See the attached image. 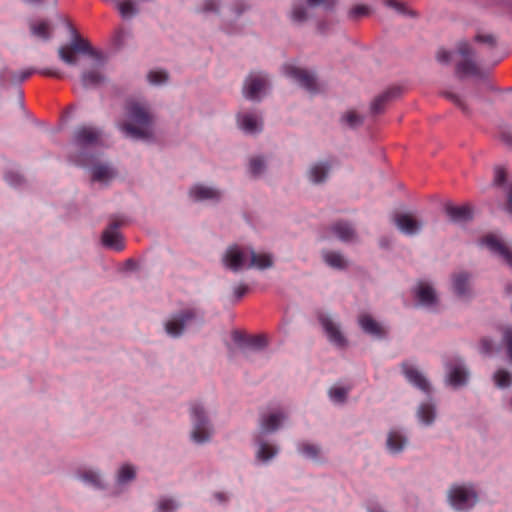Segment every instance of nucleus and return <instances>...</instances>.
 Listing matches in <instances>:
<instances>
[{
  "label": "nucleus",
  "instance_id": "nucleus-45",
  "mask_svg": "<svg viewBox=\"0 0 512 512\" xmlns=\"http://www.w3.org/2000/svg\"><path fill=\"white\" fill-rule=\"evenodd\" d=\"M343 120L348 126L354 128L362 124L363 119L355 111H348L344 116Z\"/></svg>",
  "mask_w": 512,
  "mask_h": 512
},
{
  "label": "nucleus",
  "instance_id": "nucleus-32",
  "mask_svg": "<svg viewBox=\"0 0 512 512\" xmlns=\"http://www.w3.org/2000/svg\"><path fill=\"white\" fill-rule=\"evenodd\" d=\"M284 418L285 415L283 413H271L263 416L261 419V427L266 432H273L278 429Z\"/></svg>",
  "mask_w": 512,
  "mask_h": 512
},
{
  "label": "nucleus",
  "instance_id": "nucleus-61",
  "mask_svg": "<svg viewBox=\"0 0 512 512\" xmlns=\"http://www.w3.org/2000/svg\"><path fill=\"white\" fill-rule=\"evenodd\" d=\"M247 290H248V287L244 284H241V285H238L237 287H235L234 294H235L236 299L237 300L241 299L245 295Z\"/></svg>",
  "mask_w": 512,
  "mask_h": 512
},
{
  "label": "nucleus",
  "instance_id": "nucleus-40",
  "mask_svg": "<svg viewBox=\"0 0 512 512\" xmlns=\"http://www.w3.org/2000/svg\"><path fill=\"white\" fill-rule=\"evenodd\" d=\"M118 482L123 484L135 478V469L131 465H123L118 472Z\"/></svg>",
  "mask_w": 512,
  "mask_h": 512
},
{
  "label": "nucleus",
  "instance_id": "nucleus-55",
  "mask_svg": "<svg viewBox=\"0 0 512 512\" xmlns=\"http://www.w3.org/2000/svg\"><path fill=\"white\" fill-rule=\"evenodd\" d=\"M310 6L324 5L326 9H333L335 0H307Z\"/></svg>",
  "mask_w": 512,
  "mask_h": 512
},
{
  "label": "nucleus",
  "instance_id": "nucleus-22",
  "mask_svg": "<svg viewBox=\"0 0 512 512\" xmlns=\"http://www.w3.org/2000/svg\"><path fill=\"white\" fill-rule=\"evenodd\" d=\"M35 72H36V70L31 69V68L21 71L19 73L14 72L9 69H4L0 73V84L1 85H6L8 83L19 84V83L25 81L26 79H28Z\"/></svg>",
  "mask_w": 512,
  "mask_h": 512
},
{
  "label": "nucleus",
  "instance_id": "nucleus-9",
  "mask_svg": "<svg viewBox=\"0 0 512 512\" xmlns=\"http://www.w3.org/2000/svg\"><path fill=\"white\" fill-rule=\"evenodd\" d=\"M458 53L463 57L456 66V72L463 75L479 76L480 69L477 63L474 61V52L468 42H460L458 44Z\"/></svg>",
  "mask_w": 512,
  "mask_h": 512
},
{
  "label": "nucleus",
  "instance_id": "nucleus-16",
  "mask_svg": "<svg viewBox=\"0 0 512 512\" xmlns=\"http://www.w3.org/2000/svg\"><path fill=\"white\" fill-rule=\"evenodd\" d=\"M482 244L486 245L491 251L503 257L505 262L512 268V251L502 243L496 236L488 235L482 239Z\"/></svg>",
  "mask_w": 512,
  "mask_h": 512
},
{
  "label": "nucleus",
  "instance_id": "nucleus-18",
  "mask_svg": "<svg viewBox=\"0 0 512 512\" xmlns=\"http://www.w3.org/2000/svg\"><path fill=\"white\" fill-rule=\"evenodd\" d=\"M331 233L342 242H352L356 239L355 229L345 221H337L330 227Z\"/></svg>",
  "mask_w": 512,
  "mask_h": 512
},
{
  "label": "nucleus",
  "instance_id": "nucleus-41",
  "mask_svg": "<svg viewBox=\"0 0 512 512\" xmlns=\"http://www.w3.org/2000/svg\"><path fill=\"white\" fill-rule=\"evenodd\" d=\"M277 453V449L267 443H261L260 448L258 450V458L267 461L273 458Z\"/></svg>",
  "mask_w": 512,
  "mask_h": 512
},
{
  "label": "nucleus",
  "instance_id": "nucleus-43",
  "mask_svg": "<svg viewBox=\"0 0 512 512\" xmlns=\"http://www.w3.org/2000/svg\"><path fill=\"white\" fill-rule=\"evenodd\" d=\"M265 168V163L263 158L261 157H254L250 160L249 170L252 175L258 176L260 175Z\"/></svg>",
  "mask_w": 512,
  "mask_h": 512
},
{
  "label": "nucleus",
  "instance_id": "nucleus-13",
  "mask_svg": "<svg viewBox=\"0 0 512 512\" xmlns=\"http://www.w3.org/2000/svg\"><path fill=\"white\" fill-rule=\"evenodd\" d=\"M393 221L396 227L408 236L418 234L422 228V223L409 213L395 214Z\"/></svg>",
  "mask_w": 512,
  "mask_h": 512
},
{
  "label": "nucleus",
  "instance_id": "nucleus-24",
  "mask_svg": "<svg viewBox=\"0 0 512 512\" xmlns=\"http://www.w3.org/2000/svg\"><path fill=\"white\" fill-rule=\"evenodd\" d=\"M238 122L242 130L246 133L254 134L262 129V122L258 117L251 113H245L238 116Z\"/></svg>",
  "mask_w": 512,
  "mask_h": 512
},
{
  "label": "nucleus",
  "instance_id": "nucleus-12",
  "mask_svg": "<svg viewBox=\"0 0 512 512\" xmlns=\"http://www.w3.org/2000/svg\"><path fill=\"white\" fill-rule=\"evenodd\" d=\"M267 76L263 73H251L245 80L243 94L247 99H258L259 93L267 85Z\"/></svg>",
  "mask_w": 512,
  "mask_h": 512
},
{
  "label": "nucleus",
  "instance_id": "nucleus-37",
  "mask_svg": "<svg viewBox=\"0 0 512 512\" xmlns=\"http://www.w3.org/2000/svg\"><path fill=\"white\" fill-rule=\"evenodd\" d=\"M291 20L294 23L301 24L308 18L307 8L304 4H294L290 14Z\"/></svg>",
  "mask_w": 512,
  "mask_h": 512
},
{
  "label": "nucleus",
  "instance_id": "nucleus-39",
  "mask_svg": "<svg viewBox=\"0 0 512 512\" xmlns=\"http://www.w3.org/2000/svg\"><path fill=\"white\" fill-rule=\"evenodd\" d=\"M298 451L311 459H317L320 454V448L317 445L308 442L300 443L298 445Z\"/></svg>",
  "mask_w": 512,
  "mask_h": 512
},
{
  "label": "nucleus",
  "instance_id": "nucleus-26",
  "mask_svg": "<svg viewBox=\"0 0 512 512\" xmlns=\"http://www.w3.org/2000/svg\"><path fill=\"white\" fill-rule=\"evenodd\" d=\"M453 290L458 296H467L470 291V275L466 272L454 274Z\"/></svg>",
  "mask_w": 512,
  "mask_h": 512
},
{
  "label": "nucleus",
  "instance_id": "nucleus-57",
  "mask_svg": "<svg viewBox=\"0 0 512 512\" xmlns=\"http://www.w3.org/2000/svg\"><path fill=\"white\" fill-rule=\"evenodd\" d=\"M476 41L486 43L491 47H494L496 45V40L493 35H477L475 37Z\"/></svg>",
  "mask_w": 512,
  "mask_h": 512
},
{
  "label": "nucleus",
  "instance_id": "nucleus-31",
  "mask_svg": "<svg viewBox=\"0 0 512 512\" xmlns=\"http://www.w3.org/2000/svg\"><path fill=\"white\" fill-rule=\"evenodd\" d=\"M359 325L363 329L364 332L375 335V336H381L382 335V328L381 326L370 316L367 314L361 315L359 317Z\"/></svg>",
  "mask_w": 512,
  "mask_h": 512
},
{
  "label": "nucleus",
  "instance_id": "nucleus-34",
  "mask_svg": "<svg viewBox=\"0 0 512 512\" xmlns=\"http://www.w3.org/2000/svg\"><path fill=\"white\" fill-rule=\"evenodd\" d=\"M79 478L94 488H103L101 476L94 470L87 469L79 472Z\"/></svg>",
  "mask_w": 512,
  "mask_h": 512
},
{
  "label": "nucleus",
  "instance_id": "nucleus-14",
  "mask_svg": "<svg viewBox=\"0 0 512 512\" xmlns=\"http://www.w3.org/2000/svg\"><path fill=\"white\" fill-rule=\"evenodd\" d=\"M402 371L408 380L413 386L421 390L426 394H430L431 386L427 378L413 365L408 362L402 363Z\"/></svg>",
  "mask_w": 512,
  "mask_h": 512
},
{
  "label": "nucleus",
  "instance_id": "nucleus-4",
  "mask_svg": "<svg viewBox=\"0 0 512 512\" xmlns=\"http://www.w3.org/2000/svg\"><path fill=\"white\" fill-rule=\"evenodd\" d=\"M449 502L459 511L472 508L478 500L477 494L471 486H453L448 494Z\"/></svg>",
  "mask_w": 512,
  "mask_h": 512
},
{
  "label": "nucleus",
  "instance_id": "nucleus-25",
  "mask_svg": "<svg viewBox=\"0 0 512 512\" xmlns=\"http://www.w3.org/2000/svg\"><path fill=\"white\" fill-rule=\"evenodd\" d=\"M330 168L331 167L328 162H318L313 164L308 171L309 179L315 184L324 182L328 176Z\"/></svg>",
  "mask_w": 512,
  "mask_h": 512
},
{
  "label": "nucleus",
  "instance_id": "nucleus-36",
  "mask_svg": "<svg viewBox=\"0 0 512 512\" xmlns=\"http://www.w3.org/2000/svg\"><path fill=\"white\" fill-rule=\"evenodd\" d=\"M495 385L499 388L509 387L512 383L511 374L505 369L497 370L493 375Z\"/></svg>",
  "mask_w": 512,
  "mask_h": 512
},
{
  "label": "nucleus",
  "instance_id": "nucleus-42",
  "mask_svg": "<svg viewBox=\"0 0 512 512\" xmlns=\"http://www.w3.org/2000/svg\"><path fill=\"white\" fill-rule=\"evenodd\" d=\"M148 81L151 84L159 85L165 83L168 79V74L163 70L150 71L147 75Z\"/></svg>",
  "mask_w": 512,
  "mask_h": 512
},
{
  "label": "nucleus",
  "instance_id": "nucleus-47",
  "mask_svg": "<svg viewBox=\"0 0 512 512\" xmlns=\"http://www.w3.org/2000/svg\"><path fill=\"white\" fill-rule=\"evenodd\" d=\"M503 343L506 346L507 354L512 362V327H506L503 330Z\"/></svg>",
  "mask_w": 512,
  "mask_h": 512
},
{
  "label": "nucleus",
  "instance_id": "nucleus-58",
  "mask_svg": "<svg viewBox=\"0 0 512 512\" xmlns=\"http://www.w3.org/2000/svg\"><path fill=\"white\" fill-rule=\"evenodd\" d=\"M387 5L393 9L397 10L399 13L405 14L407 12L405 5L396 0H388Z\"/></svg>",
  "mask_w": 512,
  "mask_h": 512
},
{
  "label": "nucleus",
  "instance_id": "nucleus-50",
  "mask_svg": "<svg viewBox=\"0 0 512 512\" xmlns=\"http://www.w3.org/2000/svg\"><path fill=\"white\" fill-rule=\"evenodd\" d=\"M247 343L250 347L260 350L266 346L267 341L264 336L257 335V336L250 337Z\"/></svg>",
  "mask_w": 512,
  "mask_h": 512
},
{
  "label": "nucleus",
  "instance_id": "nucleus-10",
  "mask_svg": "<svg viewBox=\"0 0 512 512\" xmlns=\"http://www.w3.org/2000/svg\"><path fill=\"white\" fill-rule=\"evenodd\" d=\"M94 58V64L91 69L83 71L81 75V82L85 88L89 87H97L100 84L104 83L106 78L103 73L104 60L103 58L96 52Z\"/></svg>",
  "mask_w": 512,
  "mask_h": 512
},
{
  "label": "nucleus",
  "instance_id": "nucleus-11",
  "mask_svg": "<svg viewBox=\"0 0 512 512\" xmlns=\"http://www.w3.org/2000/svg\"><path fill=\"white\" fill-rule=\"evenodd\" d=\"M318 319L331 343L338 347H345L347 340L342 334L339 325L333 319L324 313L318 315Z\"/></svg>",
  "mask_w": 512,
  "mask_h": 512
},
{
  "label": "nucleus",
  "instance_id": "nucleus-62",
  "mask_svg": "<svg viewBox=\"0 0 512 512\" xmlns=\"http://www.w3.org/2000/svg\"><path fill=\"white\" fill-rule=\"evenodd\" d=\"M330 29V25L329 23L325 22V21H320L318 24H317V31L320 33V34H325L329 31Z\"/></svg>",
  "mask_w": 512,
  "mask_h": 512
},
{
  "label": "nucleus",
  "instance_id": "nucleus-23",
  "mask_svg": "<svg viewBox=\"0 0 512 512\" xmlns=\"http://www.w3.org/2000/svg\"><path fill=\"white\" fill-rule=\"evenodd\" d=\"M29 28L33 36L43 41H48L52 36L53 28L46 20L30 21Z\"/></svg>",
  "mask_w": 512,
  "mask_h": 512
},
{
  "label": "nucleus",
  "instance_id": "nucleus-49",
  "mask_svg": "<svg viewBox=\"0 0 512 512\" xmlns=\"http://www.w3.org/2000/svg\"><path fill=\"white\" fill-rule=\"evenodd\" d=\"M118 8L123 17H129L135 12L133 2L130 0L119 3Z\"/></svg>",
  "mask_w": 512,
  "mask_h": 512
},
{
  "label": "nucleus",
  "instance_id": "nucleus-20",
  "mask_svg": "<svg viewBox=\"0 0 512 512\" xmlns=\"http://www.w3.org/2000/svg\"><path fill=\"white\" fill-rule=\"evenodd\" d=\"M400 94V89L397 87L390 88L378 95L371 103V112L373 114H380L384 111L386 105Z\"/></svg>",
  "mask_w": 512,
  "mask_h": 512
},
{
  "label": "nucleus",
  "instance_id": "nucleus-17",
  "mask_svg": "<svg viewBox=\"0 0 512 512\" xmlns=\"http://www.w3.org/2000/svg\"><path fill=\"white\" fill-rule=\"evenodd\" d=\"M445 212L454 223H465L472 219V209L468 205L447 204Z\"/></svg>",
  "mask_w": 512,
  "mask_h": 512
},
{
  "label": "nucleus",
  "instance_id": "nucleus-7",
  "mask_svg": "<svg viewBox=\"0 0 512 512\" xmlns=\"http://www.w3.org/2000/svg\"><path fill=\"white\" fill-rule=\"evenodd\" d=\"M198 317L195 309H185L170 317L165 324L166 332L172 337H179L185 327Z\"/></svg>",
  "mask_w": 512,
  "mask_h": 512
},
{
  "label": "nucleus",
  "instance_id": "nucleus-60",
  "mask_svg": "<svg viewBox=\"0 0 512 512\" xmlns=\"http://www.w3.org/2000/svg\"><path fill=\"white\" fill-rule=\"evenodd\" d=\"M218 4L216 0H205L203 5L204 12H215L217 11Z\"/></svg>",
  "mask_w": 512,
  "mask_h": 512
},
{
  "label": "nucleus",
  "instance_id": "nucleus-52",
  "mask_svg": "<svg viewBox=\"0 0 512 512\" xmlns=\"http://www.w3.org/2000/svg\"><path fill=\"white\" fill-rule=\"evenodd\" d=\"M73 161L78 165L87 166V165L93 164L94 157L92 155H87V154L81 152V153L73 156Z\"/></svg>",
  "mask_w": 512,
  "mask_h": 512
},
{
  "label": "nucleus",
  "instance_id": "nucleus-33",
  "mask_svg": "<svg viewBox=\"0 0 512 512\" xmlns=\"http://www.w3.org/2000/svg\"><path fill=\"white\" fill-rule=\"evenodd\" d=\"M417 415L425 425H431L436 417L435 406L431 403H423L419 406Z\"/></svg>",
  "mask_w": 512,
  "mask_h": 512
},
{
  "label": "nucleus",
  "instance_id": "nucleus-21",
  "mask_svg": "<svg viewBox=\"0 0 512 512\" xmlns=\"http://www.w3.org/2000/svg\"><path fill=\"white\" fill-rule=\"evenodd\" d=\"M416 298L421 305L431 307L437 302L436 294L431 285L420 282L416 288Z\"/></svg>",
  "mask_w": 512,
  "mask_h": 512
},
{
  "label": "nucleus",
  "instance_id": "nucleus-54",
  "mask_svg": "<svg viewBox=\"0 0 512 512\" xmlns=\"http://www.w3.org/2000/svg\"><path fill=\"white\" fill-rule=\"evenodd\" d=\"M506 181V172L503 168L497 167L495 169L494 183L496 185H502Z\"/></svg>",
  "mask_w": 512,
  "mask_h": 512
},
{
  "label": "nucleus",
  "instance_id": "nucleus-44",
  "mask_svg": "<svg viewBox=\"0 0 512 512\" xmlns=\"http://www.w3.org/2000/svg\"><path fill=\"white\" fill-rule=\"evenodd\" d=\"M444 97L459 107L464 113H468V107L461 97L453 92H444Z\"/></svg>",
  "mask_w": 512,
  "mask_h": 512
},
{
  "label": "nucleus",
  "instance_id": "nucleus-30",
  "mask_svg": "<svg viewBox=\"0 0 512 512\" xmlns=\"http://www.w3.org/2000/svg\"><path fill=\"white\" fill-rule=\"evenodd\" d=\"M407 439L398 431H391L387 438V447L392 453H399L403 450Z\"/></svg>",
  "mask_w": 512,
  "mask_h": 512
},
{
  "label": "nucleus",
  "instance_id": "nucleus-48",
  "mask_svg": "<svg viewBox=\"0 0 512 512\" xmlns=\"http://www.w3.org/2000/svg\"><path fill=\"white\" fill-rule=\"evenodd\" d=\"M176 508H177V504L172 499L163 498L158 502L159 512H172Z\"/></svg>",
  "mask_w": 512,
  "mask_h": 512
},
{
  "label": "nucleus",
  "instance_id": "nucleus-53",
  "mask_svg": "<svg viewBox=\"0 0 512 512\" xmlns=\"http://www.w3.org/2000/svg\"><path fill=\"white\" fill-rule=\"evenodd\" d=\"M480 349L483 354H489L493 350V342L489 338H482L480 341Z\"/></svg>",
  "mask_w": 512,
  "mask_h": 512
},
{
  "label": "nucleus",
  "instance_id": "nucleus-59",
  "mask_svg": "<svg viewBox=\"0 0 512 512\" xmlns=\"http://www.w3.org/2000/svg\"><path fill=\"white\" fill-rule=\"evenodd\" d=\"M450 59H451L450 52H448L446 50H443V49L438 51V53H437V60L440 63L447 64V63L450 62Z\"/></svg>",
  "mask_w": 512,
  "mask_h": 512
},
{
  "label": "nucleus",
  "instance_id": "nucleus-3",
  "mask_svg": "<svg viewBox=\"0 0 512 512\" xmlns=\"http://www.w3.org/2000/svg\"><path fill=\"white\" fill-rule=\"evenodd\" d=\"M73 39L69 45L61 46L58 50L60 59L68 65H76V53H84L95 56L96 52L91 48L90 44L81 38L74 28H71Z\"/></svg>",
  "mask_w": 512,
  "mask_h": 512
},
{
  "label": "nucleus",
  "instance_id": "nucleus-1",
  "mask_svg": "<svg viewBox=\"0 0 512 512\" xmlns=\"http://www.w3.org/2000/svg\"><path fill=\"white\" fill-rule=\"evenodd\" d=\"M127 121L120 124V129L130 138L149 140L153 137L154 117L147 103L128 100L125 105Z\"/></svg>",
  "mask_w": 512,
  "mask_h": 512
},
{
  "label": "nucleus",
  "instance_id": "nucleus-29",
  "mask_svg": "<svg viewBox=\"0 0 512 512\" xmlns=\"http://www.w3.org/2000/svg\"><path fill=\"white\" fill-rule=\"evenodd\" d=\"M468 372L462 365H455L449 371L448 380L452 386L458 387L466 384Z\"/></svg>",
  "mask_w": 512,
  "mask_h": 512
},
{
  "label": "nucleus",
  "instance_id": "nucleus-15",
  "mask_svg": "<svg viewBox=\"0 0 512 512\" xmlns=\"http://www.w3.org/2000/svg\"><path fill=\"white\" fill-rule=\"evenodd\" d=\"M249 257V251H244L237 246L229 247L223 257V262L227 268L237 272L245 267V262Z\"/></svg>",
  "mask_w": 512,
  "mask_h": 512
},
{
  "label": "nucleus",
  "instance_id": "nucleus-27",
  "mask_svg": "<svg viewBox=\"0 0 512 512\" xmlns=\"http://www.w3.org/2000/svg\"><path fill=\"white\" fill-rule=\"evenodd\" d=\"M322 257L331 268L342 270L347 267V260L339 252L325 250L322 252Z\"/></svg>",
  "mask_w": 512,
  "mask_h": 512
},
{
  "label": "nucleus",
  "instance_id": "nucleus-35",
  "mask_svg": "<svg viewBox=\"0 0 512 512\" xmlns=\"http://www.w3.org/2000/svg\"><path fill=\"white\" fill-rule=\"evenodd\" d=\"M113 177L112 169L107 165H95L92 168L93 181L106 182Z\"/></svg>",
  "mask_w": 512,
  "mask_h": 512
},
{
  "label": "nucleus",
  "instance_id": "nucleus-19",
  "mask_svg": "<svg viewBox=\"0 0 512 512\" xmlns=\"http://www.w3.org/2000/svg\"><path fill=\"white\" fill-rule=\"evenodd\" d=\"M189 194L196 201H218L221 198V192L219 190L204 185L193 186Z\"/></svg>",
  "mask_w": 512,
  "mask_h": 512
},
{
  "label": "nucleus",
  "instance_id": "nucleus-8",
  "mask_svg": "<svg viewBox=\"0 0 512 512\" xmlns=\"http://www.w3.org/2000/svg\"><path fill=\"white\" fill-rule=\"evenodd\" d=\"M124 224V221L118 217H112L109 225L102 233V244L115 251H122L125 247L123 236L119 232V228Z\"/></svg>",
  "mask_w": 512,
  "mask_h": 512
},
{
  "label": "nucleus",
  "instance_id": "nucleus-2",
  "mask_svg": "<svg viewBox=\"0 0 512 512\" xmlns=\"http://www.w3.org/2000/svg\"><path fill=\"white\" fill-rule=\"evenodd\" d=\"M192 421L191 438L194 442L202 444L210 440L213 429L203 406L200 403H192L190 407Z\"/></svg>",
  "mask_w": 512,
  "mask_h": 512
},
{
  "label": "nucleus",
  "instance_id": "nucleus-64",
  "mask_svg": "<svg viewBox=\"0 0 512 512\" xmlns=\"http://www.w3.org/2000/svg\"><path fill=\"white\" fill-rule=\"evenodd\" d=\"M215 498H216L219 502H225V501H227V496H226L224 493H222V492H217V493L215 494Z\"/></svg>",
  "mask_w": 512,
  "mask_h": 512
},
{
  "label": "nucleus",
  "instance_id": "nucleus-5",
  "mask_svg": "<svg viewBox=\"0 0 512 512\" xmlns=\"http://www.w3.org/2000/svg\"><path fill=\"white\" fill-rule=\"evenodd\" d=\"M284 74L310 93H317L319 85L314 73L293 64L283 66Z\"/></svg>",
  "mask_w": 512,
  "mask_h": 512
},
{
  "label": "nucleus",
  "instance_id": "nucleus-28",
  "mask_svg": "<svg viewBox=\"0 0 512 512\" xmlns=\"http://www.w3.org/2000/svg\"><path fill=\"white\" fill-rule=\"evenodd\" d=\"M249 258L250 263L247 266L248 268H258V269H265L272 266L273 261L269 254H257L254 250H249Z\"/></svg>",
  "mask_w": 512,
  "mask_h": 512
},
{
  "label": "nucleus",
  "instance_id": "nucleus-46",
  "mask_svg": "<svg viewBox=\"0 0 512 512\" xmlns=\"http://www.w3.org/2000/svg\"><path fill=\"white\" fill-rule=\"evenodd\" d=\"M348 390L343 387H333L329 391V395L335 402L342 403L345 401Z\"/></svg>",
  "mask_w": 512,
  "mask_h": 512
},
{
  "label": "nucleus",
  "instance_id": "nucleus-51",
  "mask_svg": "<svg viewBox=\"0 0 512 512\" xmlns=\"http://www.w3.org/2000/svg\"><path fill=\"white\" fill-rule=\"evenodd\" d=\"M6 182L11 186H19L23 182V177L14 171H9L5 174Z\"/></svg>",
  "mask_w": 512,
  "mask_h": 512
},
{
  "label": "nucleus",
  "instance_id": "nucleus-56",
  "mask_svg": "<svg viewBox=\"0 0 512 512\" xmlns=\"http://www.w3.org/2000/svg\"><path fill=\"white\" fill-rule=\"evenodd\" d=\"M36 72L47 77L62 78V73L52 68H44Z\"/></svg>",
  "mask_w": 512,
  "mask_h": 512
},
{
  "label": "nucleus",
  "instance_id": "nucleus-38",
  "mask_svg": "<svg viewBox=\"0 0 512 512\" xmlns=\"http://www.w3.org/2000/svg\"><path fill=\"white\" fill-rule=\"evenodd\" d=\"M370 14V7L364 4H358L353 6L348 12V18L353 21H357Z\"/></svg>",
  "mask_w": 512,
  "mask_h": 512
},
{
  "label": "nucleus",
  "instance_id": "nucleus-63",
  "mask_svg": "<svg viewBox=\"0 0 512 512\" xmlns=\"http://www.w3.org/2000/svg\"><path fill=\"white\" fill-rule=\"evenodd\" d=\"M507 210L510 214H512V186L508 194Z\"/></svg>",
  "mask_w": 512,
  "mask_h": 512
},
{
  "label": "nucleus",
  "instance_id": "nucleus-6",
  "mask_svg": "<svg viewBox=\"0 0 512 512\" xmlns=\"http://www.w3.org/2000/svg\"><path fill=\"white\" fill-rule=\"evenodd\" d=\"M102 131L93 126H79L73 133V144L79 150L92 148L100 145Z\"/></svg>",
  "mask_w": 512,
  "mask_h": 512
}]
</instances>
